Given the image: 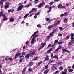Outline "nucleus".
Here are the masks:
<instances>
[{
	"mask_svg": "<svg viewBox=\"0 0 74 74\" xmlns=\"http://www.w3.org/2000/svg\"><path fill=\"white\" fill-rule=\"evenodd\" d=\"M32 55H36V52H33L30 53V54H27L25 56V58L26 59H29L30 58V56H32Z\"/></svg>",
	"mask_w": 74,
	"mask_h": 74,
	"instance_id": "nucleus-1",
	"label": "nucleus"
},
{
	"mask_svg": "<svg viewBox=\"0 0 74 74\" xmlns=\"http://www.w3.org/2000/svg\"><path fill=\"white\" fill-rule=\"evenodd\" d=\"M41 45L42 46H40V47L38 49V51H40V50L41 49H42V48H44V47L45 45H46V43H43L41 44Z\"/></svg>",
	"mask_w": 74,
	"mask_h": 74,
	"instance_id": "nucleus-2",
	"label": "nucleus"
},
{
	"mask_svg": "<svg viewBox=\"0 0 74 74\" xmlns=\"http://www.w3.org/2000/svg\"><path fill=\"white\" fill-rule=\"evenodd\" d=\"M21 55V53H17L15 54V57L14 58V59H16L18 58L19 57V56H20Z\"/></svg>",
	"mask_w": 74,
	"mask_h": 74,
	"instance_id": "nucleus-3",
	"label": "nucleus"
},
{
	"mask_svg": "<svg viewBox=\"0 0 74 74\" xmlns=\"http://www.w3.org/2000/svg\"><path fill=\"white\" fill-rule=\"evenodd\" d=\"M45 2H42L38 5V7L39 8H41V7H42L45 5Z\"/></svg>",
	"mask_w": 74,
	"mask_h": 74,
	"instance_id": "nucleus-4",
	"label": "nucleus"
},
{
	"mask_svg": "<svg viewBox=\"0 0 74 74\" xmlns=\"http://www.w3.org/2000/svg\"><path fill=\"white\" fill-rule=\"evenodd\" d=\"M23 8V5H21L17 9V11H21V10H22Z\"/></svg>",
	"mask_w": 74,
	"mask_h": 74,
	"instance_id": "nucleus-5",
	"label": "nucleus"
},
{
	"mask_svg": "<svg viewBox=\"0 0 74 74\" xmlns=\"http://www.w3.org/2000/svg\"><path fill=\"white\" fill-rule=\"evenodd\" d=\"M57 7L58 8H61L62 9H63V8H66V6H63V5L62 4H60Z\"/></svg>",
	"mask_w": 74,
	"mask_h": 74,
	"instance_id": "nucleus-6",
	"label": "nucleus"
},
{
	"mask_svg": "<svg viewBox=\"0 0 74 74\" xmlns=\"http://www.w3.org/2000/svg\"><path fill=\"white\" fill-rule=\"evenodd\" d=\"M51 69L53 71H55V70H57V68L55 66V64H54L51 67Z\"/></svg>",
	"mask_w": 74,
	"mask_h": 74,
	"instance_id": "nucleus-7",
	"label": "nucleus"
},
{
	"mask_svg": "<svg viewBox=\"0 0 74 74\" xmlns=\"http://www.w3.org/2000/svg\"><path fill=\"white\" fill-rule=\"evenodd\" d=\"M49 56L47 55L45 58V61H49L50 59L49 58Z\"/></svg>",
	"mask_w": 74,
	"mask_h": 74,
	"instance_id": "nucleus-8",
	"label": "nucleus"
},
{
	"mask_svg": "<svg viewBox=\"0 0 74 74\" xmlns=\"http://www.w3.org/2000/svg\"><path fill=\"white\" fill-rule=\"evenodd\" d=\"M26 68L25 67L21 71L22 74H25L26 73Z\"/></svg>",
	"mask_w": 74,
	"mask_h": 74,
	"instance_id": "nucleus-9",
	"label": "nucleus"
},
{
	"mask_svg": "<svg viewBox=\"0 0 74 74\" xmlns=\"http://www.w3.org/2000/svg\"><path fill=\"white\" fill-rule=\"evenodd\" d=\"M65 52H67L68 53H70V52L69 51H68L66 49H62V52L63 53H64Z\"/></svg>",
	"mask_w": 74,
	"mask_h": 74,
	"instance_id": "nucleus-10",
	"label": "nucleus"
},
{
	"mask_svg": "<svg viewBox=\"0 0 74 74\" xmlns=\"http://www.w3.org/2000/svg\"><path fill=\"white\" fill-rule=\"evenodd\" d=\"M34 64V63L32 62H29V63L28 66V67H32V66H33Z\"/></svg>",
	"mask_w": 74,
	"mask_h": 74,
	"instance_id": "nucleus-11",
	"label": "nucleus"
},
{
	"mask_svg": "<svg viewBox=\"0 0 74 74\" xmlns=\"http://www.w3.org/2000/svg\"><path fill=\"white\" fill-rule=\"evenodd\" d=\"M36 41V40H35V39L34 38H33L32 39L31 41V44H33L34 43V42Z\"/></svg>",
	"mask_w": 74,
	"mask_h": 74,
	"instance_id": "nucleus-12",
	"label": "nucleus"
},
{
	"mask_svg": "<svg viewBox=\"0 0 74 74\" xmlns=\"http://www.w3.org/2000/svg\"><path fill=\"white\" fill-rule=\"evenodd\" d=\"M63 64V62L62 61L59 62H57V66H60V65H62Z\"/></svg>",
	"mask_w": 74,
	"mask_h": 74,
	"instance_id": "nucleus-13",
	"label": "nucleus"
},
{
	"mask_svg": "<svg viewBox=\"0 0 74 74\" xmlns=\"http://www.w3.org/2000/svg\"><path fill=\"white\" fill-rule=\"evenodd\" d=\"M54 25H51L49 26L47 28L49 29H52V28H53V27H54Z\"/></svg>",
	"mask_w": 74,
	"mask_h": 74,
	"instance_id": "nucleus-14",
	"label": "nucleus"
},
{
	"mask_svg": "<svg viewBox=\"0 0 74 74\" xmlns=\"http://www.w3.org/2000/svg\"><path fill=\"white\" fill-rule=\"evenodd\" d=\"M38 31H36L34 32V34H32V35L31 36V38H32V37H33V36H34V35H35L37 33H38Z\"/></svg>",
	"mask_w": 74,
	"mask_h": 74,
	"instance_id": "nucleus-15",
	"label": "nucleus"
},
{
	"mask_svg": "<svg viewBox=\"0 0 74 74\" xmlns=\"http://www.w3.org/2000/svg\"><path fill=\"white\" fill-rule=\"evenodd\" d=\"M32 10L34 12H37V8H34L32 9Z\"/></svg>",
	"mask_w": 74,
	"mask_h": 74,
	"instance_id": "nucleus-16",
	"label": "nucleus"
},
{
	"mask_svg": "<svg viewBox=\"0 0 74 74\" xmlns=\"http://www.w3.org/2000/svg\"><path fill=\"white\" fill-rule=\"evenodd\" d=\"M68 21V18H65L64 20V22L65 23H67Z\"/></svg>",
	"mask_w": 74,
	"mask_h": 74,
	"instance_id": "nucleus-17",
	"label": "nucleus"
},
{
	"mask_svg": "<svg viewBox=\"0 0 74 74\" xmlns=\"http://www.w3.org/2000/svg\"><path fill=\"white\" fill-rule=\"evenodd\" d=\"M73 45V43L72 42V41H71L70 42H69L68 43L69 46V47H71Z\"/></svg>",
	"mask_w": 74,
	"mask_h": 74,
	"instance_id": "nucleus-18",
	"label": "nucleus"
},
{
	"mask_svg": "<svg viewBox=\"0 0 74 74\" xmlns=\"http://www.w3.org/2000/svg\"><path fill=\"white\" fill-rule=\"evenodd\" d=\"M38 59V57H35L32 60H33L34 61H35L36 60H37Z\"/></svg>",
	"mask_w": 74,
	"mask_h": 74,
	"instance_id": "nucleus-19",
	"label": "nucleus"
},
{
	"mask_svg": "<svg viewBox=\"0 0 74 74\" xmlns=\"http://www.w3.org/2000/svg\"><path fill=\"white\" fill-rule=\"evenodd\" d=\"M10 6H9V5H4V8L5 9H7V8H9Z\"/></svg>",
	"mask_w": 74,
	"mask_h": 74,
	"instance_id": "nucleus-20",
	"label": "nucleus"
},
{
	"mask_svg": "<svg viewBox=\"0 0 74 74\" xmlns=\"http://www.w3.org/2000/svg\"><path fill=\"white\" fill-rule=\"evenodd\" d=\"M48 69L46 70L44 72V74H48V73L49 72Z\"/></svg>",
	"mask_w": 74,
	"mask_h": 74,
	"instance_id": "nucleus-21",
	"label": "nucleus"
},
{
	"mask_svg": "<svg viewBox=\"0 0 74 74\" xmlns=\"http://www.w3.org/2000/svg\"><path fill=\"white\" fill-rule=\"evenodd\" d=\"M68 71L69 72V73H71V72H73V69H68Z\"/></svg>",
	"mask_w": 74,
	"mask_h": 74,
	"instance_id": "nucleus-22",
	"label": "nucleus"
},
{
	"mask_svg": "<svg viewBox=\"0 0 74 74\" xmlns=\"http://www.w3.org/2000/svg\"><path fill=\"white\" fill-rule=\"evenodd\" d=\"M14 20H15L13 18H11L10 19V21L11 22H14Z\"/></svg>",
	"mask_w": 74,
	"mask_h": 74,
	"instance_id": "nucleus-23",
	"label": "nucleus"
},
{
	"mask_svg": "<svg viewBox=\"0 0 74 74\" xmlns=\"http://www.w3.org/2000/svg\"><path fill=\"white\" fill-rule=\"evenodd\" d=\"M53 58H54V59H58V56H57L56 55H55L54 56H53Z\"/></svg>",
	"mask_w": 74,
	"mask_h": 74,
	"instance_id": "nucleus-24",
	"label": "nucleus"
},
{
	"mask_svg": "<svg viewBox=\"0 0 74 74\" xmlns=\"http://www.w3.org/2000/svg\"><path fill=\"white\" fill-rule=\"evenodd\" d=\"M71 39L72 38H73L74 37V33H71Z\"/></svg>",
	"mask_w": 74,
	"mask_h": 74,
	"instance_id": "nucleus-25",
	"label": "nucleus"
},
{
	"mask_svg": "<svg viewBox=\"0 0 74 74\" xmlns=\"http://www.w3.org/2000/svg\"><path fill=\"white\" fill-rule=\"evenodd\" d=\"M46 20L47 21H49V22H51V21H52V20H51V19H49V18H46Z\"/></svg>",
	"mask_w": 74,
	"mask_h": 74,
	"instance_id": "nucleus-26",
	"label": "nucleus"
},
{
	"mask_svg": "<svg viewBox=\"0 0 74 74\" xmlns=\"http://www.w3.org/2000/svg\"><path fill=\"white\" fill-rule=\"evenodd\" d=\"M28 71H29V72H32V71H33V69L31 67H30L28 69Z\"/></svg>",
	"mask_w": 74,
	"mask_h": 74,
	"instance_id": "nucleus-27",
	"label": "nucleus"
},
{
	"mask_svg": "<svg viewBox=\"0 0 74 74\" xmlns=\"http://www.w3.org/2000/svg\"><path fill=\"white\" fill-rule=\"evenodd\" d=\"M29 14H26V15H25L24 17V19H26V18H27V16H29Z\"/></svg>",
	"mask_w": 74,
	"mask_h": 74,
	"instance_id": "nucleus-28",
	"label": "nucleus"
},
{
	"mask_svg": "<svg viewBox=\"0 0 74 74\" xmlns=\"http://www.w3.org/2000/svg\"><path fill=\"white\" fill-rule=\"evenodd\" d=\"M69 38L70 36H68L66 37L65 38L64 40H68V39H69Z\"/></svg>",
	"mask_w": 74,
	"mask_h": 74,
	"instance_id": "nucleus-29",
	"label": "nucleus"
},
{
	"mask_svg": "<svg viewBox=\"0 0 74 74\" xmlns=\"http://www.w3.org/2000/svg\"><path fill=\"white\" fill-rule=\"evenodd\" d=\"M37 27H38V28H41L42 27L41 25L40 24H38L37 25Z\"/></svg>",
	"mask_w": 74,
	"mask_h": 74,
	"instance_id": "nucleus-30",
	"label": "nucleus"
},
{
	"mask_svg": "<svg viewBox=\"0 0 74 74\" xmlns=\"http://www.w3.org/2000/svg\"><path fill=\"white\" fill-rule=\"evenodd\" d=\"M60 70L62 71L63 70V68L62 66H60L59 68Z\"/></svg>",
	"mask_w": 74,
	"mask_h": 74,
	"instance_id": "nucleus-31",
	"label": "nucleus"
},
{
	"mask_svg": "<svg viewBox=\"0 0 74 74\" xmlns=\"http://www.w3.org/2000/svg\"><path fill=\"white\" fill-rule=\"evenodd\" d=\"M54 34H55V33L53 32L51 33H50V34H49V35H50V36H53V35Z\"/></svg>",
	"mask_w": 74,
	"mask_h": 74,
	"instance_id": "nucleus-32",
	"label": "nucleus"
},
{
	"mask_svg": "<svg viewBox=\"0 0 74 74\" xmlns=\"http://www.w3.org/2000/svg\"><path fill=\"white\" fill-rule=\"evenodd\" d=\"M31 5H32V3H29L28 5L25 6V7H29Z\"/></svg>",
	"mask_w": 74,
	"mask_h": 74,
	"instance_id": "nucleus-33",
	"label": "nucleus"
},
{
	"mask_svg": "<svg viewBox=\"0 0 74 74\" xmlns=\"http://www.w3.org/2000/svg\"><path fill=\"white\" fill-rule=\"evenodd\" d=\"M46 38L47 40H49V39H50V38H51V36H48Z\"/></svg>",
	"mask_w": 74,
	"mask_h": 74,
	"instance_id": "nucleus-34",
	"label": "nucleus"
},
{
	"mask_svg": "<svg viewBox=\"0 0 74 74\" xmlns=\"http://www.w3.org/2000/svg\"><path fill=\"white\" fill-rule=\"evenodd\" d=\"M59 71H58V70H57L56 71L54 72V74H58V73H59Z\"/></svg>",
	"mask_w": 74,
	"mask_h": 74,
	"instance_id": "nucleus-35",
	"label": "nucleus"
},
{
	"mask_svg": "<svg viewBox=\"0 0 74 74\" xmlns=\"http://www.w3.org/2000/svg\"><path fill=\"white\" fill-rule=\"evenodd\" d=\"M3 12H0V17H1V16H3Z\"/></svg>",
	"mask_w": 74,
	"mask_h": 74,
	"instance_id": "nucleus-36",
	"label": "nucleus"
},
{
	"mask_svg": "<svg viewBox=\"0 0 74 74\" xmlns=\"http://www.w3.org/2000/svg\"><path fill=\"white\" fill-rule=\"evenodd\" d=\"M54 4V2L52 1V2H50L49 4V5H52V4Z\"/></svg>",
	"mask_w": 74,
	"mask_h": 74,
	"instance_id": "nucleus-37",
	"label": "nucleus"
},
{
	"mask_svg": "<svg viewBox=\"0 0 74 74\" xmlns=\"http://www.w3.org/2000/svg\"><path fill=\"white\" fill-rule=\"evenodd\" d=\"M8 20V18L7 17H5L3 19V21H7Z\"/></svg>",
	"mask_w": 74,
	"mask_h": 74,
	"instance_id": "nucleus-38",
	"label": "nucleus"
},
{
	"mask_svg": "<svg viewBox=\"0 0 74 74\" xmlns=\"http://www.w3.org/2000/svg\"><path fill=\"white\" fill-rule=\"evenodd\" d=\"M40 12L39 11H38L37 14H36V15L37 16V15H40Z\"/></svg>",
	"mask_w": 74,
	"mask_h": 74,
	"instance_id": "nucleus-39",
	"label": "nucleus"
},
{
	"mask_svg": "<svg viewBox=\"0 0 74 74\" xmlns=\"http://www.w3.org/2000/svg\"><path fill=\"white\" fill-rule=\"evenodd\" d=\"M63 43H64V42H58V44H59V45H60L61 44H62Z\"/></svg>",
	"mask_w": 74,
	"mask_h": 74,
	"instance_id": "nucleus-40",
	"label": "nucleus"
},
{
	"mask_svg": "<svg viewBox=\"0 0 74 74\" xmlns=\"http://www.w3.org/2000/svg\"><path fill=\"white\" fill-rule=\"evenodd\" d=\"M23 58H21L20 59V60L19 61V62H22V60H23Z\"/></svg>",
	"mask_w": 74,
	"mask_h": 74,
	"instance_id": "nucleus-41",
	"label": "nucleus"
},
{
	"mask_svg": "<svg viewBox=\"0 0 74 74\" xmlns=\"http://www.w3.org/2000/svg\"><path fill=\"white\" fill-rule=\"evenodd\" d=\"M47 68H48V65H47L45 66L44 69H47Z\"/></svg>",
	"mask_w": 74,
	"mask_h": 74,
	"instance_id": "nucleus-42",
	"label": "nucleus"
},
{
	"mask_svg": "<svg viewBox=\"0 0 74 74\" xmlns=\"http://www.w3.org/2000/svg\"><path fill=\"white\" fill-rule=\"evenodd\" d=\"M64 72L65 73H67V69H65V70H64Z\"/></svg>",
	"mask_w": 74,
	"mask_h": 74,
	"instance_id": "nucleus-43",
	"label": "nucleus"
},
{
	"mask_svg": "<svg viewBox=\"0 0 74 74\" xmlns=\"http://www.w3.org/2000/svg\"><path fill=\"white\" fill-rule=\"evenodd\" d=\"M59 29H60V30H63V28L62 27H60Z\"/></svg>",
	"mask_w": 74,
	"mask_h": 74,
	"instance_id": "nucleus-44",
	"label": "nucleus"
},
{
	"mask_svg": "<svg viewBox=\"0 0 74 74\" xmlns=\"http://www.w3.org/2000/svg\"><path fill=\"white\" fill-rule=\"evenodd\" d=\"M2 16H3V18H5L6 17L5 14H4L3 15H2Z\"/></svg>",
	"mask_w": 74,
	"mask_h": 74,
	"instance_id": "nucleus-45",
	"label": "nucleus"
},
{
	"mask_svg": "<svg viewBox=\"0 0 74 74\" xmlns=\"http://www.w3.org/2000/svg\"><path fill=\"white\" fill-rule=\"evenodd\" d=\"M58 40H56L55 41V42H54L55 44V43L56 44L57 43H58Z\"/></svg>",
	"mask_w": 74,
	"mask_h": 74,
	"instance_id": "nucleus-46",
	"label": "nucleus"
},
{
	"mask_svg": "<svg viewBox=\"0 0 74 74\" xmlns=\"http://www.w3.org/2000/svg\"><path fill=\"white\" fill-rule=\"evenodd\" d=\"M49 7V5H46V6L45 7V8H48Z\"/></svg>",
	"mask_w": 74,
	"mask_h": 74,
	"instance_id": "nucleus-47",
	"label": "nucleus"
},
{
	"mask_svg": "<svg viewBox=\"0 0 74 74\" xmlns=\"http://www.w3.org/2000/svg\"><path fill=\"white\" fill-rule=\"evenodd\" d=\"M52 7L51 6H50L49 7H48V9L49 10H52Z\"/></svg>",
	"mask_w": 74,
	"mask_h": 74,
	"instance_id": "nucleus-48",
	"label": "nucleus"
},
{
	"mask_svg": "<svg viewBox=\"0 0 74 74\" xmlns=\"http://www.w3.org/2000/svg\"><path fill=\"white\" fill-rule=\"evenodd\" d=\"M58 36L59 37H62V34H58Z\"/></svg>",
	"mask_w": 74,
	"mask_h": 74,
	"instance_id": "nucleus-49",
	"label": "nucleus"
},
{
	"mask_svg": "<svg viewBox=\"0 0 74 74\" xmlns=\"http://www.w3.org/2000/svg\"><path fill=\"white\" fill-rule=\"evenodd\" d=\"M58 50H59V48H57L56 50H55L56 52H58Z\"/></svg>",
	"mask_w": 74,
	"mask_h": 74,
	"instance_id": "nucleus-50",
	"label": "nucleus"
},
{
	"mask_svg": "<svg viewBox=\"0 0 74 74\" xmlns=\"http://www.w3.org/2000/svg\"><path fill=\"white\" fill-rule=\"evenodd\" d=\"M51 10H48V11H47V13H48H48H49V12H51Z\"/></svg>",
	"mask_w": 74,
	"mask_h": 74,
	"instance_id": "nucleus-51",
	"label": "nucleus"
},
{
	"mask_svg": "<svg viewBox=\"0 0 74 74\" xmlns=\"http://www.w3.org/2000/svg\"><path fill=\"white\" fill-rule=\"evenodd\" d=\"M67 13L66 12L64 14V15L65 16H66V15H67Z\"/></svg>",
	"mask_w": 74,
	"mask_h": 74,
	"instance_id": "nucleus-52",
	"label": "nucleus"
},
{
	"mask_svg": "<svg viewBox=\"0 0 74 74\" xmlns=\"http://www.w3.org/2000/svg\"><path fill=\"white\" fill-rule=\"evenodd\" d=\"M51 44H49V45H48V47H49H49H51Z\"/></svg>",
	"mask_w": 74,
	"mask_h": 74,
	"instance_id": "nucleus-53",
	"label": "nucleus"
},
{
	"mask_svg": "<svg viewBox=\"0 0 74 74\" xmlns=\"http://www.w3.org/2000/svg\"><path fill=\"white\" fill-rule=\"evenodd\" d=\"M26 52H23L22 53V55H25L26 54Z\"/></svg>",
	"mask_w": 74,
	"mask_h": 74,
	"instance_id": "nucleus-54",
	"label": "nucleus"
},
{
	"mask_svg": "<svg viewBox=\"0 0 74 74\" xmlns=\"http://www.w3.org/2000/svg\"><path fill=\"white\" fill-rule=\"evenodd\" d=\"M9 57L8 56H7L6 58L5 59V60H7V59H8Z\"/></svg>",
	"mask_w": 74,
	"mask_h": 74,
	"instance_id": "nucleus-55",
	"label": "nucleus"
},
{
	"mask_svg": "<svg viewBox=\"0 0 74 74\" xmlns=\"http://www.w3.org/2000/svg\"><path fill=\"white\" fill-rule=\"evenodd\" d=\"M56 45V44L54 43L53 44L51 45V47H54L55 45Z\"/></svg>",
	"mask_w": 74,
	"mask_h": 74,
	"instance_id": "nucleus-56",
	"label": "nucleus"
},
{
	"mask_svg": "<svg viewBox=\"0 0 74 74\" xmlns=\"http://www.w3.org/2000/svg\"><path fill=\"white\" fill-rule=\"evenodd\" d=\"M47 53H51V51L49 50L47 51Z\"/></svg>",
	"mask_w": 74,
	"mask_h": 74,
	"instance_id": "nucleus-57",
	"label": "nucleus"
},
{
	"mask_svg": "<svg viewBox=\"0 0 74 74\" xmlns=\"http://www.w3.org/2000/svg\"><path fill=\"white\" fill-rule=\"evenodd\" d=\"M62 74H67V73H66V72H64L62 71Z\"/></svg>",
	"mask_w": 74,
	"mask_h": 74,
	"instance_id": "nucleus-58",
	"label": "nucleus"
},
{
	"mask_svg": "<svg viewBox=\"0 0 74 74\" xmlns=\"http://www.w3.org/2000/svg\"><path fill=\"white\" fill-rule=\"evenodd\" d=\"M9 60H12V58H10V57H9L8 58Z\"/></svg>",
	"mask_w": 74,
	"mask_h": 74,
	"instance_id": "nucleus-59",
	"label": "nucleus"
},
{
	"mask_svg": "<svg viewBox=\"0 0 74 74\" xmlns=\"http://www.w3.org/2000/svg\"><path fill=\"white\" fill-rule=\"evenodd\" d=\"M45 68L43 69L41 71V72H43V71H45Z\"/></svg>",
	"mask_w": 74,
	"mask_h": 74,
	"instance_id": "nucleus-60",
	"label": "nucleus"
},
{
	"mask_svg": "<svg viewBox=\"0 0 74 74\" xmlns=\"http://www.w3.org/2000/svg\"><path fill=\"white\" fill-rule=\"evenodd\" d=\"M49 62H51V63H53V61H52V60H50Z\"/></svg>",
	"mask_w": 74,
	"mask_h": 74,
	"instance_id": "nucleus-61",
	"label": "nucleus"
},
{
	"mask_svg": "<svg viewBox=\"0 0 74 74\" xmlns=\"http://www.w3.org/2000/svg\"><path fill=\"white\" fill-rule=\"evenodd\" d=\"M64 16V14H62L60 16V17H62V16Z\"/></svg>",
	"mask_w": 74,
	"mask_h": 74,
	"instance_id": "nucleus-62",
	"label": "nucleus"
},
{
	"mask_svg": "<svg viewBox=\"0 0 74 74\" xmlns=\"http://www.w3.org/2000/svg\"><path fill=\"white\" fill-rule=\"evenodd\" d=\"M23 18V17L22 16H20L19 17V19H22Z\"/></svg>",
	"mask_w": 74,
	"mask_h": 74,
	"instance_id": "nucleus-63",
	"label": "nucleus"
},
{
	"mask_svg": "<svg viewBox=\"0 0 74 74\" xmlns=\"http://www.w3.org/2000/svg\"><path fill=\"white\" fill-rule=\"evenodd\" d=\"M72 26L73 27H74V22H73V24L72 25Z\"/></svg>",
	"mask_w": 74,
	"mask_h": 74,
	"instance_id": "nucleus-64",
	"label": "nucleus"
}]
</instances>
